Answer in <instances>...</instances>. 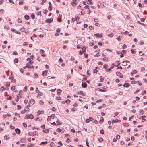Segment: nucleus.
I'll list each match as a JSON object with an SVG mask.
<instances>
[{
  "label": "nucleus",
  "instance_id": "1",
  "mask_svg": "<svg viewBox=\"0 0 147 147\" xmlns=\"http://www.w3.org/2000/svg\"><path fill=\"white\" fill-rule=\"evenodd\" d=\"M53 21V19L52 18L48 19L45 20V22L47 23H50Z\"/></svg>",
  "mask_w": 147,
  "mask_h": 147
},
{
  "label": "nucleus",
  "instance_id": "2",
  "mask_svg": "<svg viewBox=\"0 0 147 147\" xmlns=\"http://www.w3.org/2000/svg\"><path fill=\"white\" fill-rule=\"evenodd\" d=\"M44 50L42 49H41L40 51V53L41 54V55L43 57L46 56V55L44 53Z\"/></svg>",
  "mask_w": 147,
  "mask_h": 147
},
{
  "label": "nucleus",
  "instance_id": "3",
  "mask_svg": "<svg viewBox=\"0 0 147 147\" xmlns=\"http://www.w3.org/2000/svg\"><path fill=\"white\" fill-rule=\"evenodd\" d=\"M82 88H86L87 87V84L85 82H83L82 83Z\"/></svg>",
  "mask_w": 147,
  "mask_h": 147
},
{
  "label": "nucleus",
  "instance_id": "4",
  "mask_svg": "<svg viewBox=\"0 0 147 147\" xmlns=\"http://www.w3.org/2000/svg\"><path fill=\"white\" fill-rule=\"evenodd\" d=\"M70 102V100L69 99H67L65 101H63L61 103L62 104H64L65 103H66L67 104H69Z\"/></svg>",
  "mask_w": 147,
  "mask_h": 147
},
{
  "label": "nucleus",
  "instance_id": "5",
  "mask_svg": "<svg viewBox=\"0 0 147 147\" xmlns=\"http://www.w3.org/2000/svg\"><path fill=\"white\" fill-rule=\"evenodd\" d=\"M48 71V70H45V71H43L42 73V74L43 75V76H45L47 75Z\"/></svg>",
  "mask_w": 147,
  "mask_h": 147
},
{
  "label": "nucleus",
  "instance_id": "6",
  "mask_svg": "<svg viewBox=\"0 0 147 147\" xmlns=\"http://www.w3.org/2000/svg\"><path fill=\"white\" fill-rule=\"evenodd\" d=\"M15 132L18 134H20V130L18 128H16L15 129Z\"/></svg>",
  "mask_w": 147,
  "mask_h": 147
},
{
  "label": "nucleus",
  "instance_id": "7",
  "mask_svg": "<svg viewBox=\"0 0 147 147\" xmlns=\"http://www.w3.org/2000/svg\"><path fill=\"white\" fill-rule=\"evenodd\" d=\"M76 0H73V1L71 3V5L73 6H75L76 5Z\"/></svg>",
  "mask_w": 147,
  "mask_h": 147
},
{
  "label": "nucleus",
  "instance_id": "8",
  "mask_svg": "<svg viewBox=\"0 0 147 147\" xmlns=\"http://www.w3.org/2000/svg\"><path fill=\"white\" fill-rule=\"evenodd\" d=\"M31 134L33 136H38V133L36 131H33L32 133Z\"/></svg>",
  "mask_w": 147,
  "mask_h": 147
},
{
  "label": "nucleus",
  "instance_id": "9",
  "mask_svg": "<svg viewBox=\"0 0 147 147\" xmlns=\"http://www.w3.org/2000/svg\"><path fill=\"white\" fill-rule=\"evenodd\" d=\"M35 103V101L33 99L30 100L29 101V104H32V105L34 104Z\"/></svg>",
  "mask_w": 147,
  "mask_h": 147
},
{
  "label": "nucleus",
  "instance_id": "10",
  "mask_svg": "<svg viewBox=\"0 0 147 147\" xmlns=\"http://www.w3.org/2000/svg\"><path fill=\"white\" fill-rule=\"evenodd\" d=\"M62 92V90L60 89H58L57 90V94L58 95H59L61 94V93Z\"/></svg>",
  "mask_w": 147,
  "mask_h": 147
},
{
  "label": "nucleus",
  "instance_id": "11",
  "mask_svg": "<svg viewBox=\"0 0 147 147\" xmlns=\"http://www.w3.org/2000/svg\"><path fill=\"white\" fill-rule=\"evenodd\" d=\"M27 60L29 62L30 64H32L34 62L33 61L31 60V59L30 58H28L27 59Z\"/></svg>",
  "mask_w": 147,
  "mask_h": 147
},
{
  "label": "nucleus",
  "instance_id": "12",
  "mask_svg": "<svg viewBox=\"0 0 147 147\" xmlns=\"http://www.w3.org/2000/svg\"><path fill=\"white\" fill-rule=\"evenodd\" d=\"M20 95V94H18V95L17 96V98H16V99H15V100L16 102H18V101H19V98H21L22 97V96H20V98H19V96Z\"/></svg>",
  "mask_w": 147,
  "mask_h": 147
},
{
  "label": "nucleus",
  "instance_id": "13",
  "mask_svg": "<svg viewBox=\"0 0 147 147\" xmlns=\"http://www.w3.org/2000/svg\"><path fill=\"white\" fill-rule=\"evenodd\" d=\"M26 140V138H24L21 139L20 141L22 142H24Z\"/></svg>",
  "mask_w": 147,
  "mask_h": 147
},
{
  "label": "nucleus",
  "instance_id": "14",
  "mask_svg": "<svg viewBox=\"0 0 147 147\" xmlns=\"http://www.w3.org/2000/svg\"><path fill=\"white\" fill-rule=\"evenodd\" d=\"M27 64L28 68L32 69L34 67V66H33V65H30V64L27 63Z\"/></svg>",
  "mask_w": 147,
  "mask_h": 147
},
{
  "label": "nucleus",
  "instance_id": "15",
  "mask_svg": "<svg viewBox=\"0 0 147 147\" xmlns=\"http://www.w3.org/2000/svg\"><path fill=\"white\" fill-rule=\"evenodd\" d=\"M44 112L43 111H38L37 112V115H40L41 113L43 114L44 113Z\"/></svg>",
  "mask_w": 147,
  "mask_h": 147
},
{
  "label": "nucleus",
  "instance_id": "16",
  "mask_svg": "<svg viewBox=\"0 0 147 147\" xmlns=\"http://www.w3.org/2000/svg\"><path fill=\"white\" fill-rule=\"evenodd\" d=\"M129 84L128 83H125L123 85V86L124 87L127 88L129 87Z\"/></svg>",
  "mask_w": 147,
  "mask_h": 147
},
{
  "label": "nucleus",
  "instance_id": "17",
  "mask_svg": "<svg viewBox=\"0 0 147 147\" xmlns=\"http://www.w3.org/2000/svg\"><path fill=\"white\" fill-rule=\"evenodd\" d=\"M43 131L45 133H48L49 132V130L45 129L43 130Z\"/></svg>",
  "mask_w": 147,
  "mask_h": 147
},
{
  "label": "nucleus",
  "instance_id": "18",
  "mask_svg": "<svg viewBox=\"0 0 147 147\" xmlns=\"http://www.w3.org/2000/svg\"><path fill=\"white\" fill-rule=\"evenodd\" d=\"M48 142L47 141H45V142H42L40 144V145H45L46 144H47V143Z\"/></svg>",
  "mask_w": 147,
  "mask_h": 147
},
{
  "label": "nucleus",
  "instance_id": "19",
  "mask_svg": "<svg viewBox=\"0 0 147 147\" xmlns=\"http://www.w3.org/2000/svg\"><path fill=\"white\" fill-rule=\"evenodd\" d=\"M10 138L9 136L8 135H6L4 136L5 139V140H7L9 139Z\"/></svg>",
  "mask_w": 147,
  "mask_h": 147
},
{
  "label": "nucleus",
  "instance_id": "20",
  "mask_svg": "<svg viewBox=\"0 0 147 147\" xmlns=\"http://www.w3.org/2000/svg\"><path fill=\"white\" fill-rule=\"evenodd\" d=\"M34 144H28L27 145L28 147H32L34 146Z\"/></svg>",
  "mask_w": 147,
  "mask_h": 147
},
{
  "label": "nucleus",
  "instance_id": "21",
  "mask_svg": "<svg viewBox=\"0 0 147 147\" xmlns=\"http://www.w3.org/2000/svg\"><path fill=\"white\" fill-rule=\"evenodd\" d=\"M24 17L25 19L28 20L30 18V17L28 15H25Z\"/></svg>",
  "mask_w": 147,
  "mask_h": 147
},
{
  "label": "nucleus",
  "instance_id": "22",
  "mask_svg": "<svg viewBox=\"0 0 147 147\" xmlns=\"http://www.w3.org/2000/svg\"><path fill=\"white\" fill-rule=\"evenodd\" d=\"M56 122L58 123L57 125H61L62 123L59 121V120L58 119H57Z\"/></svg>",
  "mask_w": 147,
  "mask_h": 147
},
{
  "label": "nucleus",
  "instance_id": "23",
  "mask_svg": "<svg viewBox=\"0 0 147 147\" xmlns=\"http://www.w3.org/2000/svg\"><path fill=\"white\" fill-rule=\"evenodd\" d=\"M29 118L30 119H32L34 118V116L32 114H30L29 115Z\"/></svg>",
  "mask_w": 147,
  "mask_h": 147
},
{
  "label": "nucleus",
  "instance_id": "24",
  "mask_svg": "<svg viewBox=\"0 0 147 147\" xmlns=\"http://www.w3.org/2000/svg\"><path fill=\"white\" fill-rule=\"evenodd\" d=\"M102 59L104 61H107L108 60V58L107 57L103 58Z\"/></svg>",
  "mask_w": 147,
  "mask_h": 147
},
{
  "label": "nucleus",
  "instance_id": "25",
  "mask_svg": "<svg viewBox=\"0 0 147 147\" xmlns=\"http://www.w3.org/2000/svg\"><path fill=\"white\" fill-rule=\"evenodd\" d=\"M29 110V108L27 107H26L24 109L25 111H28Z\"/></svg>",
  "mask_w": 147,
  "mask_h": 147
},
{
  "label": "nucleus",
  "instance_id": "26",
  "mask_svg": "<svg viewBox=\"0 0 147 147\" xmlns=\"http://www.w3.org/2000/svg\"><path fill=\"white\" fill-rule=\"evenodd\" d=\"M121 36H119L116 39L119 41H120L121 40Z\"/></svg>",
  "mask_w": 147,
  "mask_h": 147
},
{
  "label": "nucleus",
  "instance_id": "27",
  "mask_svg": "<svg viewBox=\"0 0 147 147\" xmlns=\"http://www.w3.org/2000/svg\"><path fill=\"white\" fill-rule=\"evenodd\" d=\"M79 93L81 94H82L83 96H84L85 95L83 94V92L82 91H80L79 92H78L77 94H79Z\"/></svg>",
  "mask_w": 147,
  "mask_h": 147
},
{
  "label": "nucleus",
  "instance_id": "28",
  "mask_svg": "<svg viewBox=\"0 0 147 147\" xmlns=\"http://www.w3.org/2000/svg\"><path fill=\"white\" fill-rule=\"evenodd\" d=\"M118 121V120L117 119L113 120L112 121V123H113L117 122Z\"/></svg>",
  "mask_w": 147,
  "mask_h": 147
},
{
  "label": "nucleus",
  "instance_id": "29",
  "mask_svg": "<svg viewBox=\"0 0 147 147\" xmlns=\"http://www.w3.org/2000/svg\"><path fill=\"white\" fill-rule=\"evenodd\" d=\"M5 85H6V86L7 87H9L10 86V83L9 82H6Z\"/></svg>",
  "mask_w": 147,
  "mask_h": 147
},
{
  "label": "nucleus",
  "instance_id": "30",
  "mask_svg": "<svg viewBox=\"0 0 147 147\" xmlns=\"http://www.w3.org/2000/svg\"><path fill=\"white\" fill-rule=\"evenodd\" d=\"M98 140L100 142H102L103 140V139L101 137H100L98 139Z\"/></svg>",
  "mask_w": 147,
  "mask_h": 147
},
{
  "label": "nucleus",
  "instance_id": "31",
  "mask_svg": "<svg viewBox=\"0 0 147 147\" xmlns=\"http://www.w3.org/2000/svg\"><path fill=\"white\" fill-rule=\"evenodd\" d=\"M14 62L15 63H18V59L17 58H16L14 59Z\"/></svg>",
  "mask_w": 147,
  "mask_h": 147
},
{
  "label": "nucleus",
  "instance_id": "32",
  "mask_svg": "<svg viewBox=\"0 0 147 147\" xmlns=\"http://www.w3.org/2000/svg\"><path fill=\"white\" fill-rule=\"evenodd\" d=\"M124 126H129V124L127 123H124L123 124Z\"/></svg>",
  "mask_w": 147,
  "mask_h": 147
},
{
  "label": "nucleus",
  "instance_id": "33",
  "mask_svg": "<svg viewBox=\"0 0 147 147\" xmlns=\"http://www.w3.org/2000/svg\"><path fill=\"white\" fill-rule=\"evenodd\" d=\"M27 86H25L24 88L23 91L24 92H26L27 91Z\"/></svg>",
  "mask_w": 147,
  "mask_h": 147
},
{
  "label": "nucleus",
  "instance_id": "34",
  "mask_svg": "<svg viewBox=\"0 0 147 147\" xmlns=\"http://www.w3.org/2000/svg\"><path fill=\"white\" fill-rule=\"evenodd\" d=\"M137 22L138 23V24H140L141 25H142L144 26H145V25L143 23H141L140 21H137Z\"/></svg>",
  "mask_w": 147,
  "mask_h": 147
},
{
  "label": "nucleus",
  "instance_id": "35",
  "mask_svg": "<svg viewBox=\"0 0 147 147\" xmlns=\"http://www.w3.org/2000/svg\"><path fill=\"white\" fill-rule=\"evenodd\" d=\"M29 114H27L24 117L25 119H28L29 118Z\"/></svg>",
  "mask_w": 147,
  "mask_h": 147
},
{
  "label": "nucleus",
  "instance_id": "36",
  "mask_svg": "<svg viewBox=\"0 0 147 147\" xmlns=\"http://www.w3.org/2000/svg\"><path fill=\"white\" fill-rule=\"evenodd\" d=\"M94 36L97 37H99L100 34L99 33H96L94 34Z\"/></svg>",
  "mask_w": 147,
  "mask_h": 147
},
{
  "label": "nucleus",
  "instance_id": "37",
  "mask_svg": "<svg viewBox=\"0 0 147 147\" xmlns=\"http://www.w3.org/2000/svg\"><path fill=\"white\" fill-rule=\"evenodd\" d=\"M101 119H102L99 122H100L101 123H103L104 121V118L103 117H101Z\"/></svg>",
  "mask_w": 147,
  "mask_h": 147
},
{
  "label": "nucleus",
  "instance_id": "38",
  "mask_svg": "<svg viewBox=\"0 0 147 147\" xmlns=\"http://www.w3.org/2000/svg\"><path fill=\"white\" fill-rule=\"evenodd\" d=\"M56 131L59 132H61V130L59 128H58L57 129Z\"/></svg>",
  "mask_w": 147,
  "mask_h": 147
},
{
  "label": "nucleus",
  "instance_id": "39",
  "mask_svg": "<svg viewBox=\"0 0 147 147\" xmlns=\"http://www.w3.org/2000/svg\"><path fill=\"white\" fill-rule=\"evenodd\" d=\"M113 36V33H111L108 35V36L111 37H112Z\"/></svg>",
  "mask_w": 147,
  "mask_h": 147
},
{
  "label": "nucleus",
  "instance_id": "40",
  "mask_svg": "<svg viewBox=\"0 0 147 147\" xmlns=\"http://www.w3.org/2000/svg\"><path fill=\"white\" fill-rule=\"evenodd\" d=\"M146 18V16H145V18H142L141 19V21L142 22H144L145 19Z\"/></svg>",
  "mask_w": 147,
  "mask_h": 147
},
{
  "label": "nucleus",
  "instance_id": "41",
  "mask_svg": "<svg viewBox=\"0 0 147 147\" xmlns=\"http://www.w3.org/2000/svg\"><path fill=\"white\" fill-rule=\"evenodd\" d=\"M97 90L98 91H101V92H104L105 91V90L101 89L100 88H98V89Z\"/></svg>",
  "mask_w": 147,
  "mask_h": 147
},
{
  "label": "nucleus",
  "instance_id": "42",
  "mask_svg": "<svg viewBox=\"0 0 147 147\" xmlns=\"http://www.w3.org/2000/svg\"><path fill=\"white\" fill-rule=\"evenodd\" d=\"M25 28L24 27H22L21 28L20 30L21 32H24V31Z\"/></svg>",
  "mask_w": 147,
  "mask_h": 147
},
{
  "label": "nucleus",
  "instance_id": "43",
  "mask_svg": "<svg viewBox=\"0 0 147 147\" xmlns=\"http://www.w3.org/2000/svg\"><path fill=\"white\" fill-rule=\"evenodd\" d=\"M114 67V64H111V67L110 68L111 69H113Z\"/></svg>",
  "mask_w": 147,
  "mask_h": 147
},
{
  "label": "nucleus",
  "instance_id": "44",
  "mask_svg": "<svg viewBox=\"0 0 147 147\" xmlns=\"http://www.w3.org/2000/svg\"><path fill=\"white\" fill-rule=\"evenodd\" d=\"M103 100L102 99H99V100H98L96 101V102H102L103 101Z\"/></svg>",
  "mask_w": 147,
  "mask_h": 147
},
{
  "label": "nucleus",
  "instance_id": "45",
  "mask_svg": "<svg viewBox=\"0 0 147 147\" xmlns=\"http://www.w3.org/2000/svg\"><path fill=\"white\" fill-rule=\"evenodd\" d=\"M13 54L14 55H18V53L16 51H14L13 52Z\"/></svg>",
  "mask_w": 147,
  "mask_h": 147
},
{
  "label": "nucleus",
  "instance_id": "46",
  "mask_svg": "<svg viewBox=\"0 0 147 147\" xmlns=\"http://www.w3.org/2000/svg\"><path fill=\"white\" fill-rule=\"evenodd\" d=\"M116 75H117V76H120L121 75V73L120 72H116Z\"/></svg>",
  "mask_w": 147,
  "mask_h": 147
},
{
  "label": "nucleus",
  "instance_id": "47",
  "mask_svg": "<svg viewBox=\"0 0 147 147\" xmlns=\"http://www.w3.org/2000/svg\"><path fill=\"white\" fill-rule=\"evenodd\" d=\"M50 145L51 147H53L54 146V144L53 142H51V143Z\"/></svg>",
  "mask_w": 147,
  "mask_h": 147
},
{
  "label": "nucleus",
  "instance_id": "48",
  "mask_svg": "<svg viewBox=\"0 0 147 147\" xmlns=\"http://www.w3.org/2000/svg\"><path fill=\"white\" fill-rule=\"evenodd\" d=\"M51 117H52L53 118H54L55 117V115L54 114H52L51 115V116H50Z\"/></svg>",
  "mask_w": 147,
  "mask_h": 147
},
{
  "label": "nucleus",
  "instance_id": "49",
  "mask_svg": "<svg viewBox=\"0 0 147 147\" xmlns=\"http://www.w3.org/2000/svg\"><path fill=\"white\" fill-rule=\"evenodd\" d=\"M139 112L141 114H143L144 111L143 110H140L139 111Z\"/></svg>",
  "mask_w": 147,
  "mask_h": 147
},
{
  "label": "nucleus",
  "instance_id": "50",
  "mask_svg": "<svg viewBox=\"0 0 147 147\" xmlns=\"http://www.w3.org/2000/svg\"><path fill=\"white\" fill-rule=\"evenodd\" d=\"M116 138L117 139H119L120 138V136L119 135L117 134L116 135Z\"/></svg>",
  "mask_w": 147,
  "mask_h": 147
},
{
  "label": "nucleus",
  "instance_id": "51",
  "mask_svg": "<svg viewBox=\"0 0 147 147\" xmlns=\"http://www.w3.org/2000/svg\"><path fill=\"white\" fill-rule=\"evenodd\" d=\"M31 17L32 19H34L35 18V15L33 14H32L31 15Z\"/></svg>",
  "mask_w": 147,
  "mask_h": 147
},
{
  "label": "nucleus",
  "instance_id": "52",
  "mask_svg": "<svg viewBox=\"0 0 147 147\" xmlns=\"http://www.w3.org/2000/svg\"><path fill=\"white\" fill-rule=\"evenodd\" d=\"M15 88H16V87H15V86H12L11 88V90H14L15 89Z\"/></svg>",
  "mask_w": 147,
  "mask_h": 147
},
{
  "label": "nucleus",
  "instance_id": "53",
  "mask_svg": "<svg viewBox=\"0 0 147 147\" xmlns=\"http://www.w3.org/2000/svg\"><path fill=\"white\" fill-rule=\"evenodd\" d=\"M146 92V91L145 90H144L142 92V94L144 95L145 94Z\"/></svg>",
  "mask_w": 147,
  "mask_h": 147
},
{
  "label": "nucleus",
  "instance_id": "54",
  "mask_svg": "<svg viewBox=\"0 0 147 147\" xmlns=\"http://www.w3.org/2000/svg\"><path fill=\"white\" fill-rule=\"evenodd\" d=\"M89 45L90 46H92L94 45V44L93 42H91L90 43Z\"/></svg>",
  "mask_w": 147,
  "mask_h": 147
},
{
  "label": "nucleus",
  "instance_id": "55",
  "mask_svg": "<svg viewBox=\"0 0 147 147\" xmlns=\"http://www.w3.org/2000/svg\"><path fill=\"white\" fill-rule=\"evenodd\" d=\"M39 103L41 105H42L44 104V102L42 100H40L39 102Z\"/></svg>",
  "mask_w": 147,
  "mask_h": 147
},
{
  "label": "nucleus",
  "instance_id": "56",
  "mask_svg": "<svg viewBox=\"0 0 147 147\" xmlns=\"http://www.w3.org/2000/svg\"><path fill=\"white\" fill-rule=\"evenodd\" d=\"M21 106L20 105H18L17 106V109L18 110H19V109H21Z\"/></svg>",
  "mask_w": 147,
  "mask_h": 147
},
{
  "label": "nucleus",
  "instance_id": "57",
  "mask_svg": "<svg viewBox=\"0 0 147 147\" xmlns=\"http://www.w3.org/2000/svg\"><path fill=\"white\" fill-rule=\"evenodd\" d=\"M116 63H117V65L116 66V67H117L119 65V64H120V63H119V61H117Z\"/></svg>",
  "mask_w": 147,
  "mask_h": 147
},
{
  "label": "nucleus",
  "instance_id": "58",
  "mask_svg": "<svg viewBox=\"0 0 147 147\" xmlns=\"http://www.w3.org/2000/svg\"><path fill=\"white\" fill-rule=\"evenodd\" d=\"M26 146V145L25 144H22L20 145V146L21 147H25Z\"/></svg>",
  "mask_w": 147,
  "mask_h": 147
},
{
  "label": "nucleus",
  "instance_id": "59",
  "mask_svg": "<svg viewBox=\"0 0 147 147\" xmlns=\"http://www.w3.org/2000/svg\"><path fill=\"white\" fill-rule=\"evenodd\" d=\"M94 20L96 22H98V19L97 18H94Z\"/></svg>",
  "mask_w": 147,
  "mask_h": 147
},
{
  "label": "nucleus",
  "instance_id": "60",
  "mask_svg": "<svg viewBox=\"0 0 147 147\" xmlns=\"http://www.w3.org/2000/svg\"><path fill=\"white\" fill-rule=\"evenodd\" d=\"M100 133L101 134H104V131L103 129H101L100 131Z\"/></svg>",
  "mask_w": 147,
  "mask_h": 147
},
{
  "label": "nucleus",
  "instance_id": "61",
  "mask_svg": "<svg viewBox=\"0 0 147 147\" xmlns=\"http://www.w3.org/2000/svg\"><path fill=\"white\" fill-rule=\"evenodd\" d=\"M18 23H21L22 22V21L20 19V18H18Z\"/></svg>",
  "mask_w": 147,
  "mask_h": 147
},
{
  "label": "nucleus",
  "instance_id": "62",
  "mask_svg": "<svg viewBox=\"0 0 147 147\" xmlns=\"http://www.w3.org/2000/svg\"><path fill=\"white\" fill-rule=\"evenodd\" d=\"M28 43L27 42H24L23 43V45L26 46L28 45Z\"/></svg>",
  "mask_w": 147,
  "mask_h": 147
},
{
  "label": "nucleus",
  "instance_id": "63",
  "mask_svg": "<svg viewBox=\"0 0 147 147\" xmlns=\"http://www.w3.org/2000/svg\"><path fill=\"white\" fill-rule=\"evenodd\" d=\"M82 50H86V47L85 46H83L82 47Z\"/></svg>",
  "mask_w": 147,
  "mask_h": 147
},
{
  "label": "nucleus",
  "instance_id": "64",
  "mask_svg": "<svg viewBox=\"0 0 147 147\" xmlns=\"http://www.w3.org/2000/svg\"><path fill=\"white\" fill-rule=\"evenodd\" d=\"M63 60L61 58H60L59 60V62H60L61 63H62L63 62Z\"/></svg>",
  "mask_w": 147,
  "mask_h": 147
}]
</instances>
